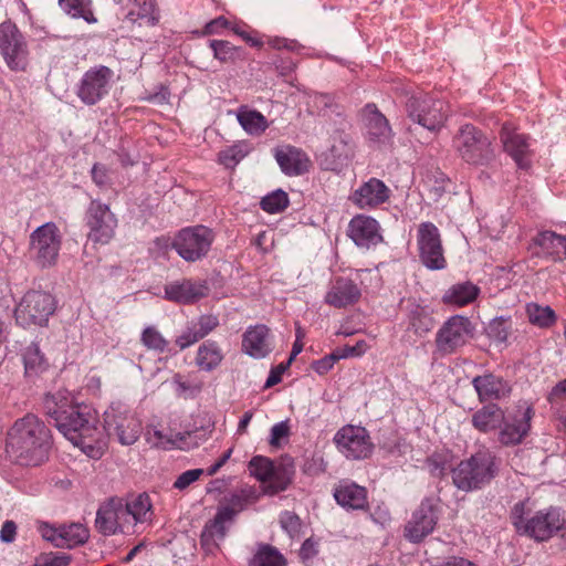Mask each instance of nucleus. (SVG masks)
<instances>
[{
	"label": "nucleus",
	"mask_w": 566,
	"mask_h": 566,
	"mask_svg": "<svg viewBox=\"0 0 566 566\" xmlns=\"http://www.w3.org/2000/svg\"><path fill=\"white\" fill-rule=\"evenodd\" d=\"M114 72L104 65L87 70L76 86V95L85 105L92 106L104 98L109 91Z\"/></svg>",
	"instance_id": "obj_14"
},
{
	"label": "nucleus",
	"mask_w": 566,
	"mask_h": 566,
	"mask_svg": "<svg viewBox=\"0 0 566 566\" xmlns=\"http://www.w3.org/2000/svg\"><path fill=\"white\" fill-rule=\"evenodd\" d=\"M528 321L538 327L548 328L556 322V314L549 306H542L537 303L526 305Z\"/></svg>",
	"instance_id": "obj_44"
},
{
	"label": "nucleus",
	"mask_w": 566,
	"mask_h": 566,
	"mask_svg": "<svg viewBox=\"0 0 566 566\" xmlns=\"http://www.w3.org/2000/svg\"><path fill=\"white\" fill-rule=\"evenodd\" d=\"M405 314L406 332L403 338L409 343L426 337L436 326L433 310L431 306L408 300L401 306Z\"/></svg>",
	"instance_id": "obj_15"
},
{
	"label": "nucleus",
	"mask_w": 566,
	"mask_h": 566,
	"mask_svg": "<svg viewBox=\"0 0 566 566\" xmlns=\"http://www.w3.org/2000/svg\"><path fill=\"white\" fill-rule=\"evenodd\" d=\"M289 436H290L289 421L287 420L281 421V422L275 423L271 428V436H270L269 442L272 447H280L281 440L286 439Z\"/></svg>",
	"instance_id": "obj_57"
},
{
	"label": "nucleus",
	"mask_w": 566,
	"mask_h": 566,
	"mask_svg": "<svg viewBox=\"0 0 566 566\" xmlns=\"http://www.w3.org/2000/svg\"><path fill=\"white\" fill-rule=\"evenodd\" d=\"M119 507L120 500L118 499H111L98 507L95 527L104 536L114 535L117 532H125L126 521L123 512H119Z\"/></svg>",
	"instance_id": "obj_23"
},
{
	"label": "nucleus",
	"mask_w": 566,
	"mask_h": 566,
	"mask_svg": "<svg viewBox=\"0 0 566 566\" xmlns=\"http://www.w3.org/2000/svg\"><path fill=\"white\" fill-rule=\"evenodd\" d=\"M188 433H175L166 434L160 430H154L153 433L148 432V440L151 441L156 447L163 449L182 448Z\"/></svg>",
	"instance_id": "obj_48"
},
{
	"label": "nucleus",
	"mask_w": 566,
	"mask_h": 566,
	"mask_svg": "<svg viewBox=\"0 0 566 566\" xmlns=\"http://www.w3.org/2000/svg\"><path fill=\"white\" fill-rule=\"evenodd\" d=\"M17 535V524L13 521H6L0 531V539L3 543H12Z\"/></svg>",
	"instance_id": "obj_64"
},
{
	"label": "nucleus",
	"mask_w": 566,
	"mask_h": 566,
	"mask_svg": "<svg viewBox=\"0 0 566 566\" xmlns=\"http://www.w3.org/2000/svg\"><path fill=\"white\" fill-rule=\"evenodd\" d=\"M318 554V542L313 537L304 541L300 549L301 559L306 563Z\"/></svg>",
	"instance_id": "obj_62"
},
{
	"label": "nucleus",
	"mask_w": 566,
	"mask_h": 566,
	"mask_svg": "<svg viewBox=\"0 0 566 566\" xmlns=\"http://www.w3.org/2000/svg\"><path fill=\"white\" fill-rule=\"evenodd\" d=\"M142 344L149 350L163 354L169 352V342L155 326H147L140 335Z\"/></svg>",
	"instance_id": "obj_46"
},
{
	"label": "nucleus",
	"mask_w": 566,
	"mask_h": 566,
	"mask_svg": "<svg viewBox=\"0 0 566 566\" xmlns=\"http://www.w3.org/2000/svg\"><path fill=\"white\" fill-rule=\"evenodd\" d=\"M59 6L74 19H83L87 23L97 22L92 10V0H59Z\"/></svg>",
	"instance_id": "obj_39"
},
{
	"label": "nucleus",
	"mask_w": 566,
	"mask_h": 566,
	"mask_svg": "<svg viewBox=\"0 0 566 566\" xmlns=\"http://www.w3.org/2000/svg\"><path fill=\"white\" fill-rule=\"evenodd\" d=\"M115 3L127 8L126 20L132 23L153 27L159 21L154 0H114Z\"/></svg>",
	"instance_id": "obj_29"
},
{
	"label": "nucleus",
	"mask_w": 566,
	"mask_h": 566,
	"mask_svg": "<svg viewBox=\"0 0 566 566\" xmlns=\"http://www.w3.org/2000/svg\"><path fill=\"white\" fill-rule=\"evenodd\" d=\"M274 157L281 170L287 176H300L307 171L308 157L296 147L285 146L276 148Z\"/></svg>",
	"instance_id": "obj_31"
},
{
	"label": "nucleus",
	"mask_w": 566,
	"mask_h": 566,
	"mask_svg": "<svg viewBox=\"0 0 566 566\" xmlns=\"http://www.w3.org/2000/svg\"><path fill=\"white\" fill-rule=\"evenodd\" d=\"M370 517L376 524H379L381 526L387 525L391 520L390 512L388 507L385 505H377L376 507H374V510L370 513Z\"/></svg>",
	"instance_id": "obj_63"
},
{
	"label": "nucleus",
	"mask_w": 566,
	"mask_h": 566,
	"mask_svg": "<svg viewBox=\"0 0 566 566\" xmlns=\"http://www.w3.org/2000/svg\"><path fill=\"white\" fill-rule=\"evenodd\" d=\"M360 297V289L348 277H336L325 295V302L336 308L355 304Z\"/></svg>",
	"instance_id": "obj_27"
},
{
	"label": "nucleus",
	"mask_w": 566,
	"mask_h": 566,
	"mask_svg": "<svg viewBox=\"0 0 566 566\" xmlns=\"http://www.w3.org/2000/svg\"><path fill=\"white\" fill-rule=\"evenodd\" d=\"M452 147L471 166L490 167L496 159L492 138L472 124L460 126L452 138Z\"/></svg>",
	"instance_id": "obj_4"
},
{
	"label": "nucleus",
	"mask_w": 566,
	"mask_h": 566,
	"mask_svg": "<svg viewBox=\"0 0 566 566\" xmlns=\"http://www.w3.org/2000/svg\"><path fill=\"white\" fill-rule=\"evenodd\" d=\"M51 447L50 429L33 413L17 419L7 433L6 451L20 465H40L48 460Z\"/></svg>",
	"instance_id": "obj_2"
},
{
	"label": "nucleus",
	"mask_w": 566,
	"mask_h": 566,
	"mask_svg": "<svg viewBox=\"0 0 566 566\" xmlns=\"http://www.w3.org/2000/svg\"><path fill=\"white\" fill-rule=\"evenodd\" d=\"M165 298L179 304H192L208 294L205 282L184 279L174 281L164 287Z\"/></svg>",
	"instance_id": "obj_22"
},
{
	"label": "nucleus",
	"mask_w": 566,
	"mask_h": 566,
	"mask_svg": "<svg viewBox=\"0 0 566 566\" xmlns=\"http://www.w3.org/2000/svg\"><path fill=\"white\" fill-rule=\"evenodd\" d=\"M247 151L240 145H233L219 153V163L226 168L235 167L244 157Z\"/></svg>",
	"instance_id": "obj_53"
},
{
	"label": "nucleus",
	"mask_w": 566,
	"mask_h": 566,
	"mask_svg": "<svg viewBox=\"0 0 566 566\" xmlns=\"http://www.w3.org/2000/svg\"><path fill=\"white\" fill-rule=\"evenodd\" d=\"M348 235L356 245L363 248L375 245L381 240L378 222L374 218L363 214L350 220Z\"/></svg>",
	"instance_id": "obj_26"
},
{
	"label": "nucleus",
	"mask_w": 566,
	"mask_h": 566,
	"mask_svg": "<svg viewBox=\"0 0 566 566\" xmlns=\"http://www.w3.org/2000/svg\"><path fill=\"white\" fill-rule=\"evenodd\" d=\"M192 324L202 339L219 325V319L213 315H201L197 321H192Z\"/></svg>",
	"instance_id": "obj_56"
},
{
	"label": "nucleus",
	"mask_w": 566,
	"mask_h": 566,
	"mask_svg": "<svg viewBox=\"0 0 566 566\" xmlns=\"http://www.w3.org/2000/svg\"><path fill=\"white\" fill-rule=\"evenodd\" d=\"M334 497L347 510H364L367 505L366 489L350 481H340L334 490Z\"/></svg>",
	"instance_id": "obj_32"
},
{
	"label": "nucleus",
	"mask_w": 566,
	"mask_h": 566,
	"mask_svg": "<svg viewBox=\"0 0 566 566\" xmlns=\"http://www.w3.org/2000/svg\"><path fill=\"white\" fill-rule=\"evenodd\" d=\"M174 384L176 385V392L180 397L187 398L200 391V386L185 381L180 375H175Z\"/></svg>",
	"instance_id": "obj_59"
},
{
	"label": "nucleus",
	"mask_w": 566,
	"mask_h": 566,
	"mask_svg": "<svg viewBox=\"0 0 566 566\" xmlns=\"http://www.w3.org/2000/svg\"><path fill=\"white\" fill-rule=\"evenodd\" d=\"M222 358L217 343L206 342L198 348L196 363L201 369L210 371L220 365Z\"/></svg>",
	"instance_id": "obj_41"
},
{
	"label": "nucleus",
	"mask_w": 566,
	"mask_h": 566,
	"mask_svg": "<svg viewBox=\"0 0 566 566\" xmlns=\"http://www.w3.org/2000/svg\"><path fill=\"white\" fill-rule=\"evenodd\" d=\"M486 333L495 342L505 343L510 334L509 321L503 317L492 319L488 325Z\"/></svg>",
	"instance_id": "obj_52"
},
{
	"label": "nucleus",
	"mask_w": 566,
	"mask_h": 566,
	"mask_svg": "<svg viewBox=\"0 0 566 566\" xmlns=\"http://www.w3.org/2000/svg\"><path fill=\"white\" fill-rule=\"evenodd\" d=\"M334 442L347 459L361 460L373 453L374 444L368 431L359 426H345L337 431Z\"/></svg>",
	"instance_id": "obj_18"
},
{
	"label": "nucleus",
	"mask_w": 566,
	"mask_h": 566,
	"mask_svg": "<svg viewBox=\"0 0 566 566\" xmlns=\"http://www.w3.org/2000/svg\"><path fill=\"white\" fill-rule=\"evenodd\" d=\"M417 242L419 256L430 270H442L447 265L443 255L439 229L432 222H422L418 227Z\"/></svg>",
	"instance_id": "obj_17"
},
{
	"label": "nucleus",
	"mask_w": 566,
	"mask_h": 566,
	"mask_svg": "<svg viewBox=\"0 0 566 566\" xmlns=\"http://www.w3.org/2000/svg\"><path fill=\"white\" fill-rule=\"evenodd\" d=\"M360 117L367 137L371 143L386 145L391 142L394 134L389 120L376 104H366L360 111Z\"/></svg>",
	"instance_id": "obj_20"
},
{
	"label": "nucleus",
	"mask_w": 566,
	"mask_h": 566,
	"mask_svg": "<svg viewBox=\"0 0 566 566\" xmlns=\"http://www.w3.org/2000/svg\"><path fill=\"white\" fill-rule=\"evenodd\" d=\"M269 328L265 325H255L243 334V350L253 358H263L270 352Z\"/></svg>",
	"instance_id": "obj_33"
},
{
	"label": "nucleus",
	"mask_w": 566,
	"mask_h": 566,
	"mask_svg": "<svg viewBox=\"0 0 566 566\" xmlns=\"http://www.w3.org/2000/svg\"><path fill=\"white\" fill-rule=\"evenodd\" d=\"M43 410L57 430L87 457L103 455L106 443L98 427V413L91 406L76 403L67 390H57L44 396Z\"/></svg>",
	"instance_id": "obj_1"
},
{
	"label": "nucleus",
	"mask_w": 566,
	"mask_h": 566,
	"mask_svg": "<svg viewBox=\"0 0 566 566\" xmlns=\"http://www.w3.org/2000/svg\"><path fill=\"white\" fill-rule=\"evenodd\" d=\"M532 242L534 247L539 249L537 255L552 259L553 261L566 259V235L545 230L538 232L532 239Z\"/></svg>",
	"instance_id": "obj_30"
},
{
	"label": "nucleus",
	"mask_w": 566,
	"mask_h": 566,
	"mask_svg": "<svg viewBox=\"0 0 566 566\" xmlns=\"http://www.w3.org/2000/svg\"><path fill=\"white\" fill-rule=\"evenodd\" d=\"M150 499L147 494L143 493L127 501L125 504L120 501L119 512H123L126 522L132 517L135 523H144L150 518Z\"/></svg>",
	"instance_id": "obj_35"
},
{
	"label": "nucleus",
	"mask_w": 566,
	"mask_h": 566,
	"mask_svg": "<svg viewBox=\"0 0 566 566\" xmlns=\"http://www.w3.org/2000/svg\"><path fill=\"white\" fill-rule=\"evenodd\" d=\"M87 239L93 243L107 244L115 234L117 219L109 207L99 200H92L86 214Z\"/></svg>",
	"instance_id": "obj_12"
},
{
	"label": "nucleus",
	"mask_w": 566,
	"mask_h": 566,
	"mask_svg": "<svg viewBox=\"0 0 566 566\" xmlns=\"http://www.w3.org/2000/svg\"><path fill=\"white\" fill-rule=\"evenodd\" d=\"M280 524L282 528L291 536H295L301 528V520L300 517L290 511H284L280 515Z\"/></svg>",
	"instance_id": "obj_55"
},
{
	"label": "nucleus",
	"mask_w": 566,
	"mask_h": 566,
	"mask_svg": "<svg viewBox=\"0 0 566 566\" xmlns=\"http://www.w3.org/2000/svg\"><path fill=\"white\" fill-rule=\"evenodd\" d=\"M0 52L12 71L24 70L28 63L25 38L12 22L0 24Z\"/></svg>",
	"instance_id": "obj_13"
},
{
	"label": "nucleus",
	"mask_w": 566,
	"mask_h": 566,
	"mask_svg": "<svg viewBox=\"0 0 566 566\" xmlns=\"http://www.w3.org/2000/svg\"><path fill=\"white\" fill-rule=\"evenodd\" d=\"M92 179L95 185L99 188L107 187L109 185L111 178L107 168L102 164H95L92 167Z\"/></svg>",
	"instance_id": "obj_61"
},
{
	"label": "nucleus",
	"mask_w": 566,
	"mask_h": 566,
	"mask_svg": "<svg viewBox=\"0 0 566 566\" xmlns=\"http://www.w3.org/2000/svg\"><path fill=\"white\" fill-rule=\"evenodd\" d=\"M503 409L494 402L486 403L478 409L471 417L472 427L481 433H489L499 429L504 421Z\"/></svg>",
	"instance_id": "obj_34"
},
{
	"label": "nucleus",
	"mask_w": 566,
	"mask_h": 566,
	"mask_svg": "<svg viewBox=\"0 0 566 566\" xmlns=\"http://www.w3.org/2000/svg\"><path fill=\"white\" fill-rule=\"evenodd\" d=\"M56 307L55 298L48 292L29 291L21 298L14 311V317L19 325L43 326Z\"/></svg>",
	"instance_id": "obj_8"
},
{
	"label": "nucleus",
	"mask_w": 566,
	"mask_h": 566,
	"mask_svg": "<svg viewBox=\"0 0 566 566\" xmlns=\"http://www.w3.org/2000/svg\"><path fill=\"white\" fill-rule=\"evenodd\" d=\"M292 482V472L284 468H274L273 475L265 482L266 490L271 494L285 491Z\"/></svg>",
	"instance_id": "obj_51"
},
{
	"label": "nucleus",
	"mask_w": 566,
	"mask_h": 566,
	"mask_svg": "<svg viewBox=\"0 0 566 566\" xmlns=\"http://www.w3.org/2000/svg\"><path fill=\"white\" fill-rule=\"evenodd\" d=\"M447 103L427 93H417L408 97L406 112L408 118L417 126L409 127L412 135L422 128L429 134L439 132L447 120Z\"/></svg>",
	"instance_id": "obj_5"
},
{
	"label": "nucleus",
	"mask_w": 566,
	"mask_h": 566,
	"mask_svg": "<svg viewBox=\"0 0 566 566\" xmlns=\"http://www.w3.org/2000/svg\"><path fill=\"white\" fill-rule=\"evenodd\" d=\"M214 240L211 229L195 226L181 229L176 235L172 248L187 262H196L205 258Z\"/></svg>",
	"instance_id": "obj_11"
},
{
	"label": "nucleus",
	"mask_w": 566,
	"mask_h": 566,
	"mask_svg": "<svg viewBox=\"0 0 566 566\" xmlns=\"http://www.w3.org/2000/svg\"><path fill=\"white\" fill-rule=\"evenodd\" d=\"M531 424L518 423L516 420L513 422H504L499 428V441L504 446H515L522 442L524 437L528 433Z\"/></svg>",
	"instance_id": "obj_42"
},
{
	"label": "nucleus",
	"mask_w": 566,
	"mask_h": 566,
	"mask_svg": "<svg viewBox=\"0 0 566 566\" xmlns=\"http://www.w3.org/2000/svg\"><path fill=\"white\" fill-rule=\"evenodd\" d=\"M60 539L64 543L60 548H74L83 545L90 537L88 530L81 523L60 525Z\"/></svg>",
	"instance_id": "obj_40"
},
{
	"label": "nucleus",
	"mask_w": 566,
	"mask_h": 566,
	"mask_svg": "<svg viewBox=\"0 0 566 566\" xmlns=\"http://www.w3.org/2000/svg\"><path fill=\"white\" fill-rule=\"evenodd\" d=\"M103 432L115 436L123 446L135 443L142 433L140 420L120 403H112L104 412Z\"/></svg>",
	"instance_id": "obj_10"
},
{
	"label": "nucleus",
	"mask_w": 566,
	"mask_h": 566,
	"mask_svg": "<svg viewBox=\"0 0 566 566\" xmlns=\"http://www.w3.org/2000/svg\"><path fill=\"white\" fill-rule=\"evenodd\" d=\"M203 473L202 469H192L182 472L174 483V488L185 490L190 484L196 482Z\"/></svg>",
	"instance_id": "obj_58"
},
{
	"label": "nucleus",
	"mask_w": 566,
	"mask_h": 566,
	"mask_svg": "<svg viewBox=\"0 0 566 566\" xmlns=\"http://www.w3.org/2000/svg\"><path fill=\"white\" fill-rule=\"evenodd\" d=\"M389 188L379 179L370 178L350 196V200L360 209L375 208L389 199Z\"/></svg>",
	"instance_id": "obj_25"
},
{
	"label": "nucleus",
	"mask_w": 566,
	"mask_h": 566,
	"mask_svg": "<svg viewBox=\"0 0 566 566\" xmlns=\"http://www.w3.org/2000/svg\"><path fill=\"white\" fill-rule=\"evenodd\" d=\"M503 150L514 160L520 169L527 170L532 165L533 151L527 135L518 132L512 123H504L500 130Z\"/></svg>",
	"instance_id": "obj_19"
},
{
	"label": "nucleus",
	"mask_w": 566,
	"mask_h": 566,
	"mask_svg": "<svg viewBox=\"0 0 566 566\" xmlns=\"http://www.w3.org/2000/svg\"><path fill=\"white\" fill-rule=\"evenodd\" d=\"M62 245V234L54 222L38 227L30 234V253L42 269L54 265Z\"/></svg>",
	"instance_id": "obj_9"
},
{
	"label": "nucleus",
	"mask_w": 566,
	"mask_h": 566,
	"mask_svg": "<svg viewBox=\"0 0 566 566\" xmlns=\"http://www.w3.org/2000/svg\"><path fill=\"white\" fill-rule=\"evenodd\" d=\"M42 560H44V566H69L72 557L65 553H44L42 554Z\"/></svg>",
	"instance_id": "obj_60"
},
{
	"label": "nucleus",
	"mask_w": 566,
	"mask_h": 566,
	"mask_svg": "<svg viewBox=\"0 0 566 566\" xmlns=\"http://www.w3.org/2000/svg\"><path fill=\"white\" fill-rule=\"evenodd\" d=\"M500 460L489 449H480L470 458L461 460L452 469L454 486L463 492L479 491L489 485L499 474Z\"/></svg>",
	"instance_id": "obj_3"
},
{
	"label": "nucleus",
	"mask_w": 566,
	"mask_h": 566,
	"mask_svg": "<svg viewBox=\"0 0 566 566\" xmlns=\"http://www.w3.org/2000/svg\"><path fill=\"white\" fill-rule=\"evenodd\" d=\"M250 566H286V560L274 546L260 544Z\"/></svg>",
	"instance_id": "obj_43"
},
{
	"label": "nucleus",
	"mask_w": 566,
	"mask_h": 566,
	"mask_svg": "<svg viewBox=\"0 0 566 566\" xmlns=\"http://www.w3.org/2000/svg\"><path fill=\"white\" fill-rule=\"evenodd\" d=\"M256 500L255 490L251 486L242 488L226 497V505L219 507L220 511H228L230 518L234 521L237 514L242 512Z\"/></svg>",
	"instance_id": "obj_37"
},
{
	"label": "nucleus",
	"mask_w": 566,
	"mask_h": 566,
	"mask_svg": "<svg viewBox=\"0 0 566 566\" xmlns=\"http://www.w3.org/2000/svg\"><path fill=\"white\" fill-rule=\"evenodd\" d=\"M350 156L352 147L348 135L337 133L333 136L331 147L322 155V165L327 170L338 171L347 165Z\"/></svg>",
	"instance_id": "obj_28"
},
{
	"label": "nucleus",
	"mask_w": 566,
	"mask_h": 566,
	"mask_svg": "<svg viewBox=\"0 0 566 566\" xmlns=\"http://www.w3.org/2000/svg\"><path fill=\"white\" fill-rule=\"evenodd\" d=\"M200 339L201 338L200 335H198L196 326L192 324V322H189L186 328L181 332V334L176 337L175 343L180 350H184L190 347L191 345L196 344Z\"/></svg>",
	"instance_id": "obj_54"
},
{
	"label": "nucleus",
	"mask_w": 566,
	"mask_h": 566,
	"mask_svg": "<svg viewBox=\"0 0 566 566\" xmlns=\"http://www.w3.org/2000/svg\"><path fill=\"white\" fill-rule=\"evenodd\" d=\"M23 364L27 376H38L46 370L48 361L38 344H30L23 352Z\"/></svg>",
	"instance_id": "obj_38"
},
{
	"label": "nucleus",
	"mask_w": 566,
	"mask_h": 566,
	"mask_svg": "<svg viewBox=\"0 0 566 566\" xmlns=\"http://www.w3.org/2000/svg\"><path fill=\"white\" fill-rule=\"evenodd\" d=\"M238 120L251 135H260L269 127L266 118L258 111H241L238 114Z\"/></svg>",
	"instance_id": "obj_45"
},
{
	"label": "nucleus",
	"mask_w": 566,
	"mask_h": 566,
	"mask_svg": "<svg viewBox=\"0 0 566 566\" xmlns=\"http://www.w3.org/2000/svg\"><path fill=\"white\" fill-rule=\"evenodd\" d=\"M274 463L266 457L255 455L249 462V471L259 481L265 483L274 472Z\"/></svg>",
	"instance_id": "obj_49"
},
{
	"label": "nucleus",
	"mask_w": 566,
	"mask_h": 566,
	"mask_svg": "<svg viewBox=\"0 0 566 566\" xmlns=\"http://www.w3.org/2000/svg\"><path fill=\"white\" fill-rule=\"evenodd\" d=\"M439 500L426 497L413 512L405 527V536L411 543H420L433 532L439 520Z\"/></svg>",
	"instance_id": "obj_16"
},
{
	"label": "nucleus",
	"mask_w": 566,
	"mask_h": 566,
	"mask_svg": "<svg viewBox=\"0 0 566 566\" xmlns=\"http://www.w3.org/2000/svg\"><path fill=\"white\" fill-rule=\"evenodd\" d=\"M475 334L474 323L467 316H450L436 333V353L440 356L455 354L464 347Z\"/></svg>",
	"instance_id": "obj_7"
},
{
	"label": "nucleus",
	"mask_w": 566,
	"mask_h": 566,
	"mask_svg": "<svg viewBox=\"0 0 566 566\" xmlns=\"http://www.w3.org/2000/svg\"><path fill=\"white\" fill-rule=\"evenodd\" d=\"M232 523L230 513L218 509L214 517L206 523L201 532L200 544L205 552L212 554L219 547Z\"/></svg>",
	"instance_id": "obj_24"
},
{
	"label": "nucleus",
	"mask_w": 566,
	"mask_h": 566,
	"mask_svg": "<svg viewBox=\"0 0 566 566\" xmlns=\"http://www.w3.org/2000/svg\"><path fill=\"white\" fill-rule=\"evenodd\" d=\"M289 206V196L282 189L272 191L264 196L260 201V207L268 213H279Z\"/></svg>",
	"instance_id": "obj_47"
},
{
	"label": "nucleus",
	"mask_w": 566,
	"mask_h": 566,
	"mask_svg": "<svg viewBox=\"0 0 566 566\" xmlns=\"http://www.w3.org/2000/svg\"><path fill=\"white\" fill-rule=\"evenodd\" d=\"M209 45L213 51L214 59L222 63L233 62L240 57V49L232 45L229 41L211 40Z\"/></svg>",
	"instance_id": "obj_50"
},
{
	"label": "nucleus",
	"mask_w": 566,
	"mask_h": 566,
	"mask_svg": "<svg viewBox=\"0 0 566 566\" xmlns=\"http://www.w3.org/2000/svg\"><path fill=\"white\" fill-rule=\"evenodd\" d=\"M524 503L518 502L514 505L511 520L516 532L526 535L536 541H546L558 530L560 511L556 507H549L545 511L536 512L532 517L524 518Z\"/></svg>",
	"instance_id": "obj_6"
},
{
	"label": "nucleus",
	"mask_w": 566,
	"mask_h": 566,
	"mask_svg": "<svg viewBox=\"0 0 566 566\" xmlns=\"http://www.w3.org/2000/svg\"><path fill=\"white\" fill-rule=\"evenodd\" d=\"M471 384L481 403L505 399L511 392L509 382L493 373L475 376Z\"/></svg>",
	"instance_id": "obj_21"
},
{
	"label": "nucleus",
	"mask_w": 566,
	"mask_h": 566,
	"mask_svg": "<svg viewBox=\"0 0 566 566\" xmlns=\"http://www.w3.org/2000/svg\"><path fill=\"white\" fill-rule=\"evenodd\" d=\"M480 289L470 281L460 282L450 286L443 294L446 304L464 306L472 303L479 296Z\"/></svg>",
	"instance_id": "obj_36"
}]
</instances>
